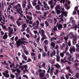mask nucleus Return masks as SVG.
I'll use <instances>...</instances> for the list:
<instances>
[{
  "label": "nucleus",
  "mask_w": 79,
  "mask_h": 79,
  "mask_svg": "<svg viewBox=\"0 0 79 79\" xmlns=\"http://www.w3.org/2000/svg\"><path fill=\"white\" fill-rule=\"evenodd\" d=\"M68 36L70 37L71 39H73V38L72 41L73 45H75L77 43V36H74V35L72 33V32L69 33Z\"/></svg>",
  "instance_id": "1"
},
{
  "label": "nucleus",
  "mask_w": 79,
  "mask_h": 79,
  "mask_svg": "<svg viewBox=\"0 0 79 79\" xmlns=\"http://www.w3.org/2000/svg\"><path fill=\"white\" fill-rule=\"evenodd\" d=\"M38 72L41 78H42L44 77V76H45V70H42L41 69H39L38 70Z\"/></svg>",
  "instance_id": "2"
},
{
  "label": "nucleus",
  "mask_w": 79,
  "mask_h": 79,
  "mask_svg": "<svg viewBox=\"0 0 79 79\" xmlns=\"http://www.w3.org/2000/svg\"><path fill=\"white\" fill-rule=\"evenodd\" d=\"M15 8L16 9V11L17 13H20V11H21L22 10V8L21 7V4H18L16 5L15 7Z\"/></svg>",
  "instance_id": "3"
},
{
  "label": "nucleus",
  "mask_w": 79,
  "mask_h": 79,
  "mask_svg": "<svg viewBox=\"0 0 79 79\" xmlns=\"http://www.w3.org/2000/svg\"><path fill=\"white\" fill-rule=\"evenodd\" d=\"M17 45L16 46L17 48H19V47L21 46V44H22V43L24 44L26 43V41H21V40L19 39L18 40V42H17Z\"/></svg>",
  "instance_id": "4"
},
{
  "label": "nucleus",
  "mask_w": 79,
  "mask_h": 79,
  "mask_svg": "<svg viewBox=\"0 0 79 79\" xmlns=\"http://www.w3.org/2000/svg\"><path fill=\"white\" fill-rule=\"evenodd\" d=\"M27 8H26V11L25 12V13L26 15H27L28 14V12H27V11H28V9L29 10H30V8H33L31 4H29L28 5H27Z\"/></svg>",
  "instance_id": "5"
},
{
  "label": "nucleus",
  "mask_w": 79,
  "mask_h": 79,
  "mask_svg": "<svg viewBox=\"0 0 79 79\" xmlns=\"http://www.w3.org/2000/svg\"><path fill=\"white\" fill-rule=\"evenodd\" d=\"M56 27H57L58 30L59 31L61 30V29H63V25L60 23L59 24L58 23L56 24Z\"/></svg>",
  "instance_id": "6"
},
{
  "label": "nucleus",
  "mask_w": 79,
  "mask_h": 79,
  "mask_svg": "<svg viewBox=\"0 0 79 79\" xmlns=\"http://www.w3.org/2000/svg\"><path fill=\"white\" fill-rule=\"evenodd\" d=\"M27 27V24L24 23L22 26V29L21 30V32H24L25 31V29Z\"/></svg>",
  "instance_id": "7"
},
{
  "label": "nucleus",
  "mask_w": 79,
  "mask_h": 79,
  "mask_svg": "<svg viewBox=\"0 0 79 79\" xmlns=\"http://www.w3.org/2000/svg\"><path fill=\"white\" fill-rule=\"evenodd\" d=\"M76 49L74 46L71 47L69 49V51L71 53H73V52H75Z\"/></svg>",
  "instance_id": "8"
},
{
  "label": "nucleus",
  "mask_w": 79,
  "mask_h": 79,
  "mask_svg": "<svg viewBox=\"0 0 79 79\" xmlns=\"http://www.w3.org/2000/svg\"><path fill=\"white\" fill-rule=\"evenodd\" d=\"M40 34H41V35H43L45 34V31L43 29L41 30V28H40V30L39 31Z\"/></svg>",
  "instance_id": "9"
},
{
  "label": "nucleus",
  "mask_w": 79,
  "mask_h": 79,
  "mask_svg": "<svg viewBox=\"0 0 79 79\" xmlns=\"http://www.w3.org/2000/svg\"><path fill=\"white\" fill-rule=\"evenodd\" d=\"M58 30L57 29V27H54V28L52 29V32H53L54 34L56 33V31H57Z\"/></svg>",
  "instance_id": "10"
},
{
  "label": "nucleus",
  "mask_w": 79,
  "mask_h": 79,
  "mask_svg": "<svg viewBox=\"0 0 79 79\" xmlns=\"http://www.w3.org/2000/svg\"><path fill=\"white\" fill-rule=\"evenodd\" d=\"M64 38L65 40V44L66 45L68 43L67 41L68 40V36L67 35L66 36H64Z\"/></svg>",
  "instance_id": "11"
},
{
  "label": "nucleus",
  "mask_w": 79,
  "mask_h": 79,
  "mask_svg": "<svg viewBox=\"0 0 79 79\" xmlns=\"http://www.w3.org/2000/svg\"><path fill=\"white\" fill-rule=\"evenodd\" d=\"M56 45V44H55V43L53 42H52L51 43V47L52 48H54L55 47Z\"/></svg>",
  "instance_id": "12"
},
{
  "label": "nucleus",
  "mask_w": 79,
  "mask_h": 79,
  "mask_svg": "<svg viewBox=\"0 0 79 79\" xmlns=\"http://www.w3.org/2000/svg\"><path fill=\"white\" fill-rule=\"evenodd\" d=\"M2 74L5 77H7L8 78L10 77V75H9V74H6L4 72L2 73Z\"/></svg>",
  "instance_id": "13"
},
{
  "label": "nucleus",
  "mask_w": 79,
  "mask_h": 79,
  "mask_svg": "<svg viewBox=\"0 0 79 79\" xmlns=\"http://www.w3.org/2000/svg\"><path fill=\"white\" fill-rule=\"evenodd\" d=\"M41 35L42 37V38H41V40H44V39H46V35H45L44 34Z\"/></svg>",
  "instance_id": "14"
},
{
  "label": "nucleus",
  "mask_w": 79,
  "mask_h": 79,
  "mask_svg": "<svg viewBox=\"0 0 79 79\" xmlns=\"http://www.w3.org/2000/svg\"><path fill=\"white\" fill-rule=\"evenodd\" d=\"M52 55H53V56H55V55H56V51H55V50H54L53 52H52V53L51 55V57H52L53 56Z\"/></svg>",
  "instance_id": "15"
},
{
  "label": "nucleus",
  "mask_w": 79,
  "mask_h": 79,
  "mask_svg": "<svg viewBox=\"0 0 79 79\" xmlns=\"http://www.w3.org/2000/svg\"><path fill=\"white\" fill-rule=\"evenodd\" d=\"M54 66H55V67H56V68L57 69H59L60 68H61V66H60V64H59L58 63H57L56 64H55Z\"/></svg>",
  "instance_id": "16"
},
{
  "label": "nucleus",
  "mask_w": 79,
  "mask_h": 79,
  "mask_svg": "<svg viewBox=\"0 0 79 79\" xmlns=\"http://www.w3.org/2000/svg\"><path fill=\"white\" fill-rule=\"evenodd\" d=\"M26 2L23 1L22 3V6L23 8H25L26 7Z\"/></svg>",
  "instance_id": "17"
},
{
  "label": "nucleus",
  "mask_w": 79,
  "mask_h": 79,
  "mask_svg": "<svg viewBox=\"0 0 79 79\" xmlns=\"http://www.w3.org/2000/svg\"><path fill=\"white\" fill-rule=\"evenodd\" d=\"M8 35H7V34L5 33V35L3 36V39H7L8 38Z\"/></svg>",
  "instance_id": "18"
},
{
  "label": "nucleus",
  "mask_w": 79,
  "mask_h": 79,
  "mask_svg": "<svg viewBox=\"0 0 79 79\" xmlns=\"http://www.w3.org/2000/svg\"><path fill=\"white\" fill-rule=\"evenodd\" d=\"M56 13L57 15H59V14H60L61 13V11L58 9H56Z\"/></svg>",
  "instance_id": "19"
},
{
  "label": "nucleus",
  "mask_w": 79,
  "mask_h": 79,
  "mask_svg": "<svg viewBox=\"0 0 79 79\" xmlns=\"http://www.w3.org/2000/svg\"><path fill=\"white\" fill-rule=\"evenodd\" d=\"M27 18L28 19H29V20L30 21L32 20V17H31V16H29V15H27L26 16Z\"/></svg>",
  "instance_id": "20"
},
{
  "label": "nucleus",
  "mask_w": 79,
  "mask_h": 79,
  "mask_svg": "<svg viewBox=\"0 0 79 79\" xmlns=\"http://www.w3.org/2000/svg\"><path fill=\"white\" fill-rule=\"evenodd\" d=\"M47 6V7H46V6H45L44 5L43 6V7H44V8H47L45 10H44V11H46V10H50V7H49V6Z\"/></svg>",
  "instance_id": "21"
},
{
  "label": "nucleus",
  "mask_w": 79,
  "mask_h": 79,
  "mask_svg": "<svg viewBox=\"0 0 79 79\" xmlns=\"http://www.w3.org/2000/svg\"><path fill=\"white\" fill-rule=\"evenodd\" d=\"M56 61L58 62L60 61V55H57L56 56Z\"/></svg>",
  "instance_id": "22"
},
{
  "label": "nucleus",
  "mask_w": 79,
  "mask_h": 79,
  "mask_svg": "<svg viewBox=\"0 0 79 79\" xmlns=\"http://www.w3.org/2000/svg\"><path fill=\"white\" fill-rule=\"evenodd\" d=\"M35 7L36 8L37 10H40V6L39 5H37Z\"/></svg>",
  "instance_id": "23"
},
{
  "label": "nucleus",
  "mask_w": 79,
  "mask_h": 79,
  "mask_svg": "<svg viewBox=\"0 0 79 79\" xmlns=\"http://www.w3.org/2000/svg\"><path fill=\"white\" fill-rule=\"evenodd\" d=\"M40 37H38L36 40V42L39 44L40 42Z\"/></svg>",
  "instance_id": "24"
},
{
  "label": "nucleus",
  "mask_w": 79,
  "mask_h": 79,
  "mask_svg": "<svg viewBox=\"0 0 79 79\" xmlns=\"http://www.w3.org/2000/svg\"><path fill=\"white\" fill-rule=\"evenodd\" d=\"M48 43H49L48 40H45L44 41V44H45V45H47V44H48Z\"/></svg>",
  "instance_id": "25"
},
{
  "label": "nucleus",
  "mask_w": 79,
  "mask_h": 79,
  "mask_svg": "<svg viewBox=\"0 0 79 79\" xmlns=\"http://www.w3.org/2000/svg\"><path fill=\"white\" fill-rule=\"evenodd\" d=\"M47 53H45V52H43L42 53V56L43 57H45V56H47Z\"/></svg>",
  "instance_id": "26"
},
{
  "label": "nucleus",
  "mask_w": 79,
  "mask_h": 79,
  "mask_svg": "<svg viewBox=\"0 0 79 79\" xmlns=\"http://www.w3.org/2000/svg\"><path fill=\"white\" fill-rule=\"evenodd\" d=\"M62 13L64 15L65 17H66V16H67V12H66V11L64 12V11H62Z\"/></svg>",
  "instance_id": "27"
},
{
  "label": "nucleus",
  "mask_w": 79,
  "mask_h": 79,
  "mask_svg": "<svg viewBox=\"0 0 79 79\" xmlns=\"http://www.w3.org/2000/svg\"><path fill=\"white\" fill-rule=\"evenodd\" d=\"M53 40H56V38L55 37H52L50 40V41L51 42H52L53 41Z\"/></svg>",
  "instance_id": "28"
},
{
  "label": "nucleus",
  "mask_w": 79,
  "mask_h": 79,
  "mask_svg": "<svg viewBox=\"0 0 79 79\" xmlns=\"http://www.w3.org/2000/svg\"><path fill=\"white\" fill-rule=\"evenodd\" d=\"M15 39V40L16 43L15 45H17V44L18 43V42H18V41H17V40H18V36H16Z\"/></svg>",
  "instance_id": "29"
},
{
  "label": "nucleus",
  "mask_w": 79,
  "mask_h": 79,
  "mask_svg": "<svg viewBox=\"0 0 79 79\" xmlns=\"http://www.w3.org/2000/svg\"><path fill=\"white\" fill-rule=\"evenodd\" d=\"M38 4L39 6H42V3H41V2H40V1L38 0Z\"/></svg>",
  "instance_id": "30"
},
{
  "label": "nucleus",
  "mask_w": 79,
  "mask_h": 79,
  "mask_svg": "<svg viewBox=\"0 0 79 79\" xmlns=\"http://www.w3.org/2000/svg\"><path fill=\"white\" fill-rule=\"evenodd\" d=\"M22 58H23V60H24L25 61H27V56H26L23 57Z\"/></svg>",
  "instance_id": "31"
},
{
  "label": "nucleus",
  "mask_w": 79,
  "mask_h": 79,
  "mask_svg": "<svg viewBox=\"0 0 79 79\" xmlns=\"http://www.w3.org/2000/svg\"><path fill=\"white\" fill-rule=\"evenodd\" d=\"M23 68L25 69H27V68H28V67H27V65L26 64V65H24L23 66Z\"/></svg>",
  "instance_id": "32"
},
{
  "label": "nucleus",
  "mask_w": 79,
  "mask_h": 79,
  "mask_svg": "<svg viewBox=\"0 0 79 79\" xmlns=\"http://www.w3.org/2000/svg\"><path fill=\"white\" fill-rule=\"evenodd\" d=\"M26 30L27 33H29L30 32V28H29L27 27Z\"/></svg>",
  "instance_id": "33"
},
{
  "label": "nucleus",
  "mask_w": 79,
  "mask_h": 79,
  "mask_svg": "<svg viewBox=\"0 0 79 79\" xmlns=\"http://www.w3.org/2000/svg\"><path fill=\"white\" fill-rule=\"evenodd\" d=\"M24 52L25 53L26 55H28V54H29V52L27 51L26 50H24Z\"/></svg>",
  "instance_id": "34"
},
{
  "label": "nucleus",
  "mask_w": 79,
  "mask_h": 79,
  "mask_svg": "<svg viewBox=\"0 0 79 79\" xmlns=\"http://www.w3.org/2000/svg\"><path fill=\"white\" fill-rule=\"evenodd\" d=\"M10 8H12V6L10 5H9V6L8 7V8L7 9V10L10 11Z\"/></svg>",
  "instance_id": "35"
},
{
  "label": "nucleus",
  "mask_w": 79,
  "mask_h": 79,
  "mask_svg": "<svg viewBox=\"0 0 79 79\" xmlns=\"http://www.w3.org/2000/svg\"><path fill=\"white\" fill-rule=\"evenodd\" d=\"M16 23H17V24L19 27H20V26L21 25V24L20 23V22H19V21L18 22V21H16Z\"/></svg>",
  "instance_id": "36"
},
{
  "label": "nucleus",
  "mask_w": 79,
  "mask_h": 79,
  "mask_svg": "<svg viewBox=\"0 0 79 79\" xmlns=\"http://www.w3.org/2000/svg\"><path fill=\"white\" fill-rule=\"evenodd\" d=\"M58 9H59V10H60V9H61V7H60V6H58L57 7H56L55 8V10H58Z\"/></svg>",
  "instance_id": "37"
},
{
  "label": "nucleus",
  "mask_w": 79,
  "mask_h": 79,
  "mask_svg": "<svg viewBox=\"0 0 79 79\" xmlns=\"http://www.w3.org/2000/svg\"><path fill=\"white\" fill-rule=\"evenodd\" d=\"M2 28L3 29H4L5 30H6V31H8V28H6V27L5 26H2Z\"/></svg>",
  "instance_id": "38"
},
{
  "label": "nucleus",
  "mask_w": 79,
  "mask_h": 79,
  "mask_svg": "<svg viewBox=\"0 0 79 79\" xmlns=\"http://www.w3.org/2000/svg\"><path fill=\"white\" fill-rule=\"evenodd\" d=\"M45 65H46L45 62H44L42 65V67L45 68Z\"/></svg>",
  "instance_id": "39"
},
{
  "label": "nucleus",
  "mask_w": 79,
  "mask_h": 79,
  "mask_svg": "<svg viewBox=\"0 0 79 79\" xmlns=\"http://www.w3.org/2000/svg\"><path fill=\"white\" fill-rule=\"evenodd\" d=\"M22 13H23V11H20V13H19V14H20V16H21V17H23V14H22Z\"/></svg>",
  "instance_id": "40"
},
{
  "label": "nucleus",
  "mask_w": 79,
  "mask_h": 79,
  "mask_svg": "<svg viewBox=\"0 0 79 79\" xmlns=\"http://www.w3.org/2000/svg\"><path fill=\"white\" fill-rule=\"evenodd\" d=\"M54 24H56V23H57V19H56L54 18Z\"/></svg>",
  "instance_id": "41"
},
{
  "label": "nucleus",
  "mask_w": 79,
  "mask_h": 79,
  "mask_svg": "<svg viewBox=\"0 0 79 79\" xmlns=\"http://www.w3.org/2000/svg\"><path fill=\"white\" fill-rule=\"evenodd\" d=\"M22 48H23L24 50H26V46L24 45H22L21 46Z\"/></svg>",
  "instance_id": "42"
},
{
  "label": "nucleus",
  "mask_w": 79,
  "mask_h": 79,
  "mask_svg": "<svg viewBox=\"0 0 79 79\" xmlns=\"http://www.w3.org/2000/svg\"><path fill=\"white\" fill-rule=\"evenodd\" d=\"M60 55L62 58H63V56L64 55V53H62V52H60Z\"/></svg>",
  "instance_id": "43"
},
{
  "label": "nucleus",
  "mask_w": 79,
  "mask_h": 79,
  "mask_svg": "<svg viewBox=\"0 0 79 79\" xmlns=\"http://www.w3.org/2000/svg\"><path fill=\"white\" fill-rule=\"evenodd\" d=\"M32 4L33 6H36L37 5V2H32Z\"/></svg>",
  "instance_id": "44"
},
{
  "label": "nucleus",
  "mask_w": 79,
  "mask_h": 79,
  "mask_svg": "<svg viewBox=\"0 0 79 79\" xmlns=\"http://www.w3.org/2000/svg\"><path fill=\"white\" fill-rule=\"evenodd\" d=\"M44 48L45 49V51L46 52H47V51H48V50H47V46H44Z\"/></svg>",
  "instance_id": "45"
},
{
  "label": "nucleus",
  "mask_w": 79,
  "mask_h": 79,
  "mask_svg": "<svg viewBox=\"0 0 79 79\" xmlns=\"http://www.w3.org/2000/svg\"><path fill=\"white\" fill-rule=\"evenodd\" d=\"M17 73H18V74H19V73H20V72H21V71L19 69H16V70Z\"/></svg>",
  "instance_id": "46"
},
{
  "label": "nucleus",
  "mask_w": 79,
  "mask_h": 79,
  "mask_svg": "<svg viewBox=\"0 0 79 79\" xmlns=\"http://www.w3.org/2000/svg\"><path fill=\"white\" fill-rule=\"evenodd\" d=\"M69 49V47H68V44L67 45L65 50V51H66L67 52V51L68 50V49Z\"/></svg>",
  "instance_id": "47"
},
{
  "label": "nucleus",
  "mask_w": 79,
  "mask_h": 79,
  "mask_svg": "<svg viewBox=\"0 0 79 79\" xmlns=\"http://www.w3.org/2000/svg\"><path fill=\"white\" fill-rule=\"evenodd\" d=\"M52 2H53V0H51V1L50 2H48V3L49 5H52Z\"/></svg>",
  "instance_id": "48"
},
{
  "label": "nucleus",
  "mask_w": 79,
  "mask_h": 79,
  "mask_svg": "<svg viewBox=\"0 0 79 79\" xmlns=\"http://www.w3.org/2000/svg\"><path fill=\"white\" fill-rule=\"evenodd\" d=\"M2 64H4L5 65L6 64V61L4 60L3 62H2Z\"/></svg>",
  "instance_id": "49"
},
{
  "label": "nucleus",
  "mask_w": 79,
  "mask_h": 79,
  "mask_svg": "<svg viewBox=\"0 0 79 79\" xmlns=\"http://www.w3.org/2000/svg\"><path fill=\"white\" fill-rule=\"evenodd\" d=\"M21 20H22V19H21V17H19V19L17 20V22H18V21L19 22V21H21Z\"/></svg>",
  "instance_id": "50"
},
{
  "label": "nucleus",
  "mask_w": 79,
  "mask_h": 79,
  "mask_svg": "<svg viewBox=\"0 0 79 79\" xmlns=\"http://www.w3.org/2000/svg\"><path fill=\"white\" fill-rule=\"evenodd\" d=\"M56 52L57 55H58V54H59V53H60V52L59 51V50H58V49L56 50Z\"/></svg>",
  "instance_id": "51"
},
{
  "label": "nucleus",
  "mask_w": 79,
  "mask_h": 79,
  "mask_svg": "<svg viewBox=\"0 0 79 79\" xmlns=\"http://www.w3.org/2000/svg\"><path fill=\"white\" fill-rule=\"evenodd\" d=\"M10 20H13V21H14V17H13L11 16L10 18Z\"/></svg>",
  "instance_id": "52"
},
{
  "label": "nucleus",
  "mask_w": 79,
  "mask_h": 79,
  "mask_svg": "<svg viewBox=\"0 0 79 79\" xmlns=\"http://www.w3.org/2000/svg\"><path fill=\"white\" fill-rule=\"evenodd\" d=\"M31 56H32L33 57H34V56H35V54L34 53L32 52L31 53Z\"/></svg>",
  "instance_id": "53"
},
{
  "label": "nucleus",
  "mask_w": 79,
  "mask_h": 79,
  "mask_svg": "<svg viewBox=\"0 0 79 79\" xmlns=\"http://www.w3.org/2000/svg\"><path fill=\"white\" fill-rule=\"evenodd\" d=\"M38 57L39 60L41 58V55L40 54H39V55L38 56Z\"/></svg>",
  "instance_id": "54"
},
{
  "label": "nucleus",
  "mask_w": 79,
  "mask_h": 79,
  "mask_svg": "<svg viewBox=\"0 0 79 79\" xmlns=\"http://www.w3.org/2000/svg\"><path fill=\"white\" fill-rule=\"evenodd\" d=\"M78 10V7L77 6H76L75 7L74 10L75 11H77Z\"/></svg>",
  "instance_id": "55"
},
{
  "label": "nucleus",
  "mask_w": 79,
  "mask_h": 79,
  "mask_svg": "<svg viewBox=\"0 0 79 79\" xmlns=\"http://www.w3.org/2000/svg\"><path fill=\"white\" fill-rule=\"evenodd\" d=\"M20 40H22V41H23V40H26V39L24 38L23 37V38H21Z\"/></svg>",
  "instance_id": "56"
},
{
  "label": "nucleus",
  "mask_w": 79,
  "mask_h": 79,
  "mask_svg": "<svg viewBox=\"0 0 79 79\" xmlns=\"http://www.w3.org/2000/svg\"><path fill=\"white\" fill-rule=\"evenodd\" d=\"M59 48V47L58 46V45H56L55 46V48H54V49H57H57H58Z\"/></svg>",
  "instance_id": "57"
},
{
  "label": "nucleus",
  "mask_w": 79,
  "mask_h": 79,
  "mask_svg": "<svg viewBox=\"0 0 79 79\" xmlns=\"http://www.w3.org/2000/svg\"><path fill=\"white\" fill-rule=\"evenodd\" d=\"M10 77L11 78H12L13 79H14L15 78V76L12 74L10 75Z\"/></svg>",
  "instance_id": "58"
},
{
  "label": "nucleus",
  "mask_w": 79,
  "mask_h": 79,
  "mask_svg": "<svg viewBox=\"0 0 79 79\" xmlns=\"http://www.w3.org/2000/svg\"><path fill=\"white\" fill-rule=\"evenodd\" d=\"M73 28H74L75 30L76 31L77 30V26H75L73 27Z\"/></svg>",
  "instance_id": "59"
},
{
  "label": "nucleus",
  "mask_w": 79,
  "mask_h": 79,
  "mask_svg": "<svg viewBox=\"0 0 79 79\" xmlns=\"http://www.w3.org/2000/svg\"><path fill=\"white\" fill-rule=\"evenodd\" d=\"M32 61V60H31V59H30V58H28V59L27 60V62H30Z\"/></svg>",
  "instance_id": "60"
},
{
  "label": "nucleus",
  "mask_w": 79,
  "mask_h": 79,
  "mask_svg": "<svg viewBox=\"0 0 79 79\" xmlns=\"http://www.w3.org/2000/svg\"><path fill=\"white\" fill-rule=\"evenodd\" d=\"M40 26H41L42 27H44V23H40Z\"/></svg>",
  "instance_id": "61"
},
{
  "label": "nucleus",
  "mask_w": 79,
  "mask_h": 79,
  "mask_svg": "<svg viewBox=\"0 0 79 79\" xmlns=\"http://www.w3.org/2000/svg\"><path fill=\"white\" fill-rule=\"evenodd\" d=\"M65 77H66V79H69V76L68 75H65Z\"/></svg>",
  "instance_id": "62"
},
{
  "label": "nucleus",
  "mask_w": 79,
  "mask_h": 79,
  "mask_svg": "<svg viewBox=\"0 0 79 79\" xmlns=\"http://www.w3.org/2000/svg\"><path fill=\"white\" fill-rule=\"evenodd\" d=\"M43 4H44V5H45L46 6H47V4L46 3V2H44Z\"/></svg>",
  "instance_id": "63"
},
{
  "label": "nucleus",
  "mask_w": 79,
  "mask_h": 79,
  "mask_svg": "<svg viewBox=\"0 0 79 79\" xmlns=\"http://www.w3.org/2000/svg\"><path fill=\"white\" fill-rule=\"evenodd\" d=\"M38 27V26H36L34 27V29L35 30H36V29H37V28Z\"/></svg>",
  "instance_id": "64"
}]
</instances>
